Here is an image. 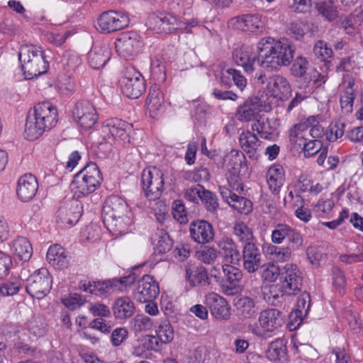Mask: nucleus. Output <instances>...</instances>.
I'll use <instances>...</instances> for the list:
<instances>
[{
  "label": "nucleus",
  "mask_w": 363,
  "mask_h": 363,
  "mask_svg": "<svg viewBox=\"0 0 363 363\" xmlns=\"http://www.w3.org/2000/svg\"><path fill=\"white\" fill-rule=\"evenodd\" d=\"M257 49V54L248 46L235 49L233 53V61L242 67L245 72L252 73L256 60L262 69L272 72L289 65L294 57L295 48L286 38L279 40L262 38L258 42Z\"/></svg>",
  "instance_id": "nucleus-1"
},
{
  "label": "nucleus",
  "mask_w": 363,
  "mask_h": 363,
  "mask_svg": "<svg viewBox=\"0 0 363 363\" xmlns=\"http://www.w3.org/2000/svg\"><path fill=\"white\" fill-rule=\"evenodd\" d=\"M57 108L48 101L37 104L30 111L25 124L24 137L35 140L45 131L55 127L58 121Z\"/></svg>",
  "instance_id": "nucleus-2"
},
{
  "label": "nucleus",
  "mask_w": 363,
  "mask_h": 363,
  "mask_svg": "<svg viewBox=\"0 0 363 363\" xmlns=\"http://www.w3.org/2000/svg\"><path fill=\"white\" fill-rule=\"evenodd\" d=\"M130 211L127 203L121 197H108L102 209L103 220L107 230L115 236L125 234L131 223Z\"/></svg>",
  "instance_id": "nucleus-3"
},
{
  "label": "nucleus",
  "mask_w": 363,
  "mask_h": 363,
  "mask_svg": "<svg viewBox=\"0 0 363 363\" xmlns=\"http://www.w3.org/2000/svg\"><path fill=\"white\" fill-rule=\"evenodd\" d=\"M18 59L23 74L28 79L45 73L49 67L41 48L34 45H21L18 52Z\"/></svg>",
  "instance_id": "nucleus-4"
},
{
  "label": "nucleus",
  "mask_w": 363,
  "mask_h": 363,
  "mask_svg": "<svg viewBox=\"0 0 363 363\" xmlns=\"http://www.w3.org/2000/svg\"><path fill=\"white\" fill-rule=\"evenodd\" d=\"M102 177L97 165L89 163L78 172L72 183V189L77 197L94 192L101 184Z\"/></svg>",
  "instance_id": "nucleus-5"
},
{
  "label": "nucleus",
  "mask_w": 363,
  "mask_h": 363,
  "mask_svg": "<svg viewBox=\"0 0 363 363\" xmlns=\"http://www.w3.org/2000/svg\"><path fill=\"white\" fill-rule=\"evenodd\" d=\"M271 110V105L264 97L255 96L247 98L238 106L235 116L242 123L254 122L258 120L262 111L269 112Z\"/></svg>",
  "instance_id": "nucleus-6"
},
{
  "label": "nucleus",
  "mask_w": 363,
  "mask_h": 363,
  "mask_svg": "<svg viewBox=\"0 0 363 363\" xmlns=\"http://www.w3.org/2000/svg\"><path fill=\"white\" fill-rule=\"evenodd\" d=\"M133 130L132 124L120 118H113L105 121L101 127L102 141L100 143H112L119 140L123 143H129V134Z\"/></svg>",
  "instance_id": "nucleus-7"
},
{
  "label": "nucleus",
  "mask_w": 363,
  "mask_h": 363,
  "mask_svg": "<svg viewBox=\"0 0 363 363\" xmlns=\"http://www.w3.org/2000/svg\"><path fill=\"white\" fill-rule=\"evenodd\" d=\"M120 86L123 94L130 99L139 98L146 89L144 77L132 67L125 69Z\"/></svg>",
  "instance_id": "nucleus-8"
},
{
  "label": "nucleus",
  "mask_w": 363,
  "mask_h": 363,
  "mask_svg": "<svg viewBox=\"0 0 363 363\" xmlns=\"http://www.w3.org/2000/svg\"><path fill=\"white\" fill-rule=\"evenodd\" d=\"M52 279L46 268H40L33 273L27 280V293L38 299L44 298L51 289Z\"/></svg>",
  "instance_id": "nucleus-9"
},
{
  "label": "nucleus",
  "mask_w": 363,
  "mask_h": 363,
  "mask_svg": "<svg viewBox=\"0 0 363 363\" xmlns=\"http://www.w3.org/2000/svg\"><path fill=\"white\" fill-rule=\"evenodd\" d=\"M142 184L145 194L150 200L160 198L164 186L162 172L156 167L143 170Z\"/></svg>",
  "instance_id": "nucleus-10"
},
{
  "label": "nucleus",
  "mask_w": 363,
  "mask_h": 363,
  "mask_svg": "<svg viewBox=\"0 0 363 363\" xmlns=\"http://www.w3.org/2000/svg\"><path fill=\"white\" fill-rule=\"evenodd\" d=\"M129 24L127 14L110 10L103 12L98 18L99 29L103 33H112L126 28Z\"/></svg>",
  "instance_id": "nucleus-11"
},
{
  "label": "nucleus",
  "mask_w": 363,
  "mask_h": 363,
  "mask_svg": "<svg viewBox=\"0 0 363 363\" xmlns=\"http://www.w3.org/2000/svg\"><path fill=\"white\" fill-rule=\"evenodd\" d=\"M115 46L119 55L126 60H131L140 51L141 47L140 36L133 31L123 33L116 40Z\"/></svg>",
  "instance_id": "nucleus-12"
},
{
  "label": "nucleus",
  "mask_w": 363,
  "mask_h": 363,
  "mask_svg": "<svg viewBox=\"0 0 363 363\" xmlns=\"http://www.w3.org/2000/svg\"><path fill=\"white\" fill-rule=\"evenodd\" d=\"M72 116L79 125L85 129L94 125L98 120V114L93 104L89 101H81L75 104L72 111Z\"/></svg>",
  "instance_id": "nucleus-13"
},
{
  "label": "nucleus",
  "mask_w": 363,
  "mask_h": 363,
  "mask_svg": "<svg viewBox=\"0 0 363 363\" xmlns=\"http://www.w3.org/2000/svg\"><path fill=\"white\" fill-rule=\"evenodd\" d=\"M284 280L281 281L284 292L287 296L295 295L299 292L302 287L303 278L301 273L296 264L288 263L284 267L281 273Z\"/></svg>",
  "instance_id": "nucleus-14"
},
{
  "label": "nucleus",
  "mask_w": 363,
  "mask_h": 363,
  "mask_svg": "<svg viewBox=\"0 0 363 363\" xmlns=\"http://www.w3.org/2000/svg\"><path fill=\"white\" fill-rule=\"evenodd\" d=\"M160 293L159 284L150 275H145L138 282L134 298L140 303L152 301Z\"/></svg>",
  "instance_id": "nucleus-15"
},
{
  "label": "nucleus",
  "mask_w": 363,
  "mask_h": 363,
  "mask_svg": "<svg viewBox=\"0 0 363 363\" xmlns=\"http://www.w3.org/2000/svg\"><path fill=\"white\" fill-rule=\"evenodd\" d=\"M38 189V182L35 176L26 174L18 181L16 194L18 198L23 202H28L36 195Z\"/></svg>",
  "instance_id": "nucleus-16"
},
{
  "label": "nucleus",
  "mask_w": 363,
  "mask_h": 363,
  "mask_svg": "<svg viewBox=\"0 0 363 363\" xmlns=\"http://www.w3.org/2000/svg\"><path fill=\"white\" fill-rule=\"evenodd\" d=\"M206 303L211 314L218 320H228L230 317V307L226 300L216 293L206 296Z\"/></svg>",
  "instance_id": "nucleus-17"
},
{
  "label": "nucleus",
  "mask_w": 363,
  "mask_h": 363,
  "mask_svg": "<svg viewBox=\"0 0 363 363\" xmlns=\"http://www.w3.org/2000/svg\"><path fill=\"white\" fill-rule=\"evenodd\" d=\"M284 317L282 313L277 309L267 308L259 313L258 321L264 331L272 333L284 325Z\"/></svg>",
  "instance_id": "nucleus-18"
},
{
  "label": "nucleus",
  "mask_w": 363,
  "mask_h": 363,
  "mask_svg": "<svg viewBox=\"0 0 363 363\" xmlns=\"http://www.w3.org/2000/svg\"><path fill=\"white\" fill-rule=\"evenodd\" d=\"M219 190L223 200L238 212L247 215L252 211V203L249 199L233 193L225 186H220Z\"/></svg>",
  "instance_id": "nucleus-19"
},
{
  "label": "nucleus",
  "mask_w": 363,
  "mask_h": 363,
  "mask_svg": "<svg viewBox=\"0 0 363 363\" xmlns=\"http://www.w3.org/2000/svg\"><path fill=\"white\" fill-rule=\"evenodd\" d=\"M111 55V50L108 43L94 45L88 53V62L94 69H99L105 66Z\"/></svg>",
  "instance_id": "nucleus-20"
},
{
  "label": "nucleus",
  "mask_w": 363,
  "mask_h": 363,
  "mask_svg": "<svg viewBox=\"0 0 363 363\" xmlns=\"http://www.w3.org/2000/svg\"><path fill=\"white\" fill-rule=\"evenodd\" d=\"M191 238L199 244H206L213 239L212 225L203 220L193 221L189 228Z\"/></svg>",
  "instance_id": "nucleus-21"
},
{
  "label": "nucleus",
  "mask_w": 363,
  "mask_h": 363,
  "mask_svg": "<svg viewBox=\"0 0 363 363\" xmlns=\"http://www.w3.org/2000/svg\"><path fill=\"white\" fill-rule=\"evenodd\" d=\"M266 89L272 96L280 99L287 98L291 92L289 81L279 74L273 75L267 79Z\"/></svg>",
  "instance_id": "nucleus-22"
},
{
  "label": "nucleus",
  "mask_w": 363,
  "mask_h": 363,
  "mask_svg": "<svg viewBox=\"0 0 363 363\" xmlns=\"http://www.w3.org/2000/svg\"><path fill=\"white\" fill-rule=\"evenodd\" d=\"M244 268L250 273L256 272L262 264V253L255 243H247L242 250Z\"/></svg>",
  "instance_id": "nucleus-23"
},
{
  "label": "nucleus",
  "mask_w": 363,
  "mask_h": 363,
  "mask_svg": "<svg viewBox=\"0 0 363 363\" xmlns=\"http://www.w3.org/2000/svg\"><path fill=\"white\" fill-rule=\"evenodd\" d=\"M239 143L241 148L246 152L250 158L254 160L258 158V149L260 145V142L255 134L249 130L242 132L240 135Z\"/></svg>",
  "instance_id": "nucleus-24"
},
{
  "label": "nucleus",
  "mask_w": 363,
  "mask_h": 363,
  "mask_svg": "<svg viewBox=\"0 0 363 363\" xmlns=\"http://www.w3.org/2000/svg\"><path fill=\"white\" fill-rule=\"evenodd\" d=\"M233 21L236 28L245 32H256L264 25L259 14L242 15L236 17Z\"/></svg>",
  "instance_id": "nucleus-25"
},
{
  "label": "nucleus",
  "mask_w": 363,
  "mask_h": 363,
  "mask_svg": "<svg viewBox=\"0 0 363 363\" xmlns=\"http://www.w3.org/2000/svg\"><path fill=\"white\" fill-rule=\"evenodd\" d=\"M155 333L156 336H152L150 342L151 344L155 343L158 347L160 346L159 342L161 344H167L174 339V330L171 323L167 320H162L156 325Z\"/></svg>",
  "instance_id": "nucleus-26"
},
{
  "label": "nucleus",
  "mask_w": 363,
  "mask_h": 363,
  "mask_svg": "<svg viewBox=\"0 0 363 363\" xmlns=\"http://www.w3.org/2000/svg\"><path fill=\"white\" fill-rule=\"evenodd\" d=\"M48 262L55 268H66L69 264L67 253L62 247L59 245L50 246L47 252Z\"/></svg>",
  "instance_id": "nucleus-27"
},
{
  "label": "nucleus",
  "mask_w": 363,
  "mask_h": 363,
  "mask_svg": "<svg viewBox=\"0 0 363 363\" xmlns=\"http://www.w3.org/2000/svg\"><path fill=\"white\" fill-rule=\"evenodd\" d=\"M79 288L85 292L94 294L98 296H105L107 294L115 292L113 291V281L111 279L105 281H81Z\"/></svg>",
  "instance_id": "nucleus-28"
},
{
  "label": "nucleus",
  "mask_w": 363,
  "mask_h": 363,
  "mask_svg": "<svg viewBox=\"0 0 363 363\" xmlns=\"http://www.w3.org/2000/svg\"><path fill=\"white\" fill-rule=\"evenodd\" d=\"M13 255L21 261L27 262L33 254V248L28 240L24 237H18L10 245Z\"/></svg>",
  "instance_id": "nucleus-29"
},
{
  "label": "nucleus",
  "mask_w": 363,
  "mask_h": 363,
  "mask_svg": "<svg viewBox=\"0 0 363 363\" xmlns=\"http://www.w3.org/2000/svg\"><path fill=\"white\" fill-rule=\"evenodd\" d=\"M284 179V169L280 165H272L267 172V182L269 189L274 194H277L281 187L283 186Z\"/></svg>",
  "instance_id": "nucleus-30"
},
{
  "label": "nucleus",
  "mask_w": 363,
  "mask_h": 363,
  "mask_svg": "<svg viewBox=\"0 0 363 363\" xmlns=\"http://www.w3.org/2000/svg\"><path fill=\"white\" fill-rule=\"evenodd\" d=\"M186 278L192 286L209 284L207 272L203 267L187 265L186 267Z\"/></svg>",
  "instance_id": "nucleus-31"
},
{
  "label": "nucleus",
  "mask_w": 363,
  "mask_h": 363,
  "mask_svg": "<svg viewBox=\"0 0 363 363\" xmlns=\"http://www.w3.org/2000/svg\"><path fill=\"white\" fill-rule=\"evenodd\" d=\"M262 291L264 299L275 306L281 304L284 300V296H287L284 292L281 284L262 286Z\"/></svg>",
  "instance_id": "nucleus-32"
},
{
  "label": "nucleus",
  "mask_w": 363,
  "mask_h": 363,
  "mask_svg": "<svg viewBox=\"0 0 363 363\" xmlns=\"http://www.w3.org/2000/svg\"><path fill=\"white\" fill-rule=\"evenodd\" d=\"M234 306L238 315L243 318H251L257 312L255 301L248 296L237 298L235 299Z\"/></svg>",
  "instance_id": "nucleus-33"
},
{
  "label": "nucleus",
  "mask_w": 363,
  "mask_h": 363,
  "mask_svg": "<svg viewBox=\"0 0 363 363\" xmlns=\"http://www.w3.org/2000/svg\"><path fill=\"white\" fill-rule=\"evenodd\" d=\"M113 312L115 317L118 319L131 317L135 312L134 303L127 296L118 298L115 301Z\"/></svg>",
  "instance_id": "nucleus-34"
},
{
  "label": "nucleus",
  "mask_w": 363,
  "mask_h": 363,
  "mask_svg": "<svg viewBox=\"0 0 363 363\" xmlns=\"http://www.w3.org/2000/svg\"><path fill=\"white\" fill-rule=\"evenodd\" d=\"M82 213L79 210V206L71 205L69 207H62L58 211L57 218L59 221L67 227H72L76 224Z\"/></svg>",
  "instance_id": "nucleus-35"
},
{
  "label": "nucleus",
  "mask_w": 363,
  "mask_h": 363,
  "mask_svg": "<svg viewBox=\"0 0 363 363\" xmlns=\"http://www.w3.org/2000/svg\"><path fill=\"white\" fill-rule=\"evenodd\" d=\"M307 126L305 123H296L289 130V142L294 147L301 148L309 140Z\"/></svg>",
  "instance_id": "nucleus-36"
},
{
  "label": "nucleus",
  "mask_w": 363,
  "mask_h": 363,
  "mask_svg": "<svg viewBox=\"0 0 363 363\" xmlns=\"http://www.w3.org/2000/svg\"><path fill=\"white\" fill-rule=\"evenodd\" d=\"M164 95L156 85L150 87L146 106L152 116H155L164 104Z\"/></svg>",
  "instance_id": "nucleus-37"
},
{
  "label": "nucleus",
  "mask_w": 363,
  "mask_h": 363,
  "mask_svg": "<svg viewBox=\"0 0 363 363\" xmlns=\"http://www.w3.org/2000/svg\"><path fill=\"white\" fill-rule=\"evenodd\" d=\"M220 253L226 263L235 264H238L240 259L239 251L232 239H226L225 241L221 244Z\"/></svg>",
  "instance_id": "nucleus-38"
},
{
  "label": "nucleus",
  "mask_w": 363,
  "mask_h": 363,
  "mask_svg": "<svg viewBox=\"0 0 363 363\" xmlns=\"http://www.w3.org/2000/svg\"><path fill=\"white\" fill-rule=\"evenodd\" d=\"M286 354V347L283 340H277L272 342L266 352L267 358L271 361H277L284 359Z\"/></svg>",
  "instance_id": "nucleus-39"
},
{
  "label": "nucleus",
  "mask_w": 363,
  "mask_h": 363,
  "mask_svg": "<svg viewBox=\"0 0 363 363\" xmlns=\"http://www.w3.org/2000/svg\"><path fill=\"white\" fill-rule=\"evenodd\" d=\"M233 234L239 242L247 243H255L253 232L247 224L243 222L237 223L233 228Z\"/></svg>",
  "instance_id": "nucleus-40"
},
{
  "label": "nucleus",
  "mask_w": 363,
  "mask_h": 363,
  "mask_svg": "<svg viewBox=\"0 0 363 363\" xmlns=\"http://www.w3.org/2000/svg\"><path fill=\"white\" fill-rule=\"evenodd\" d=\"M152 244L156 252L164 254L171 249L172 242L166 233L160 230L155 234Z\"/></svg>",
  "instance_id": "nucleus-41"
},
{
  "label": "nucleus",
  "mask_w": 363,
  "mask_h": 363,
  "mask_svg": "<svg viewBox=\"0 0 363 363\" xmlns=\"http://www.w3.org/2000/svg\"><path fill=\"white\" fill-rule=\"evenodd\" d=\"M223 277L232 286H236L242 277L240 269L232 264H223L222 266Z\"/></svg>",
  "instance_id": "nucleus-42"
},
{
  "label": "nucleus",
  "mask_w": 363,
  "mask_h": 363,
  "mask_svg": "<svg viewBox=\"0 0 363 363\" xmlns=\"http://www.w3.org/2000/svg\"><path fill=\"white\" fill-rule=\"evenodd\" d=\"M311 306V297L308 293L304 291L297 298L295 313L297 317L302 319L306 317L309 311Z\"/></svg>",
  "instance_id": "nucleus-43"
},
{
  "label": "nucleus",
  "mask_w": 363,
  "mask_h": 363,
  "mask_svg": "<svg viewBox=\"0 0 363 363\" xmlns=\"http://www.w3.org/2000/svg\"><path fill=\"white\" fill-rule=\"evenodd\" d=\"M160 26L164 32L171 33L177 29H182L185 24L182 21H179L174 16L171 14H165L159 18Z\"/></svg>",
  "instance_id": "nucleus-44"
},
{
  "label": "nucleus",
  "mask_w": 363,
  "mask_h": 363,
  "mask_svg": "<svg viewBox=\"0 0 363 363\" xmlns=\"http://www.w3.org/2000/svg\"><path fill=\"white\" fill-rule=\"evenodd\" d=\"M313 52L315 57L323 62H328V60L333 56L332 48L323 40H318L315 43L313 47Z\"/></svg>",
  "instance_id": "nucleus-45"
},
{
  "label": "nucleus",
  "mask_w": 363,
  "mask_h": 363,
  "mask_svg": "<svg viewBox=\"0 0 363 363\" xmlns=\"http://www.w3.org/2000/svg\"><path fill=\"white\" fill-rule=\"evenodd\" d=\"M305 201L302 196L296 197V203H293V208H295V216L299 220L307 223L311 219V211L304 206Z\"/></svg>",
  "instance_id": "nucleus-46"
},
{
  "label": "nucleus",
  "mask_w": 363,
  "mask_h": 363,
  "mask_svg": "<svg viewBox=\"0 0 363 363\" xmlns=\"http://www.w3.org/2000/svg\"><path fill=\"white\" fill-rule=\"evenodd\" d=\"M47 323L44 317L43 316H35L33 317L28 323V329L30 332L35 336H43L47 329Z\"/></svg>",
  "instance_id": "nucleus-47"
},
{
  "label": "nucleus",
  "mask_w": 363,
  "mask_h": 363,
  "mask_svg": "<svg viewBox=\"0 0 363 363\" xmlns=\"http://www.w3.org/2000/svg\"><path fill=\"white\" fill-rule=\"evenodd\" d=\"M184 177L186 179L194 182H207L210 179V173L207 168L201 166L193 171L185 172Z\"/></svg>",
  "instance_id": "nucleus-48"
},
{
  "label": "nucleus",
  "mask_w": 363,
  "mask_h": 363,
  "mask_svg": "<svg viewBox=\"0 0 363 363\" xmlns=\"http://www.w3.org/2000/svg\"><path fill=\"white\" fill-rule=\"evenodd\" d=\"M252 131L257 132L259 136L264 139H269L272 135V129L267 121L262 120L261 116L255 121L252 125Z\"/></svg>",
  "instance_id": "nucleus-49"
},
{
  "label": "nucleus",
  "mask_w": 363,
  "mask_h": 363,
  "mask_svg": "<svg viewBox=\"0 0 363 363\" xmlns=\"http://www.w3.org/2000/svg\"><path fill=\"white\" fill-rule=\"evenodd\" d=\"M200 199L208 211L215 212L217 210L218 207V199L211 191L203 189Z\"/></svg>",
  "instance_id": "nucleus-50"
},
{
  "label": "nucleus",
  "mask_w": 363,
  "mask_h": 363,
  "mask_svg": "<svg viewBox=\"0 0 363 363\" xmlns=\"http://www.w3.org/2000/svg\"><path fill=\"white\" fill-rule=\"evenodd\" d=\"M354 89H345L343 95L340 97V105L342 111L345 113H350L353 110V104L355 99Z\"/></svg>",
  "instance_id": "nucleus-51"
},
{
  "label": "nucleus",
  "mask_w": 363,
  "mask_h": 363,
  "mask_svg": "<svg viewBox=\"0 0 363 363\" xmlns=\"http://www.w3.org/2000/svg\"><path fill=\"white\" fill-rule=\"evenodd\" d=\"M131 324L135 332H142L150 330L152 326V321L147 316L138 315L133 318Z\"/></svg>",
  "instance_id": "nucleus-52"
},
{
  "label": "nucleus",
  "mask_w": 363,
  "mask_h": 363,
  "mask_svg": "<svg viewBox=\"0 0 363 363\" xmlns=\"http://www.w3.org/2000/svg\"><path fill=\"white\" fill-rule=\"evenodd\" d=\"M111 280L113 281V291L123 292L126 291L135 281V277L134 274H130L120 279Z\"/></svg>",
  "instance_id": "nucleus-53"
},
{
  "label": "nucleus",
  "mask_w": 363,
  "mask_h": 363,
  "mask_svg": "<svg viewBox=\"0 0 363 363\" xmlns=\"http://www.w3.org/2000/svg\"><path fill=\"white\" fill-rule=\"evenodd\" d=\"M291 228L287 225L279 224L272 233V241L280 244L288 238Z\"/></svg>",
  "instance_id": "nucleus-54"
},
{
  "label": "nucleus",
  "mask_w": 363,
  "mask_h": 363,
  "mask_svg": "<svg viewBox=\"0 0 363 363\" xmlns=\"http://www.w3.org/2000/svg\"><path fill=\"white\" fill-rule=\"evenodd\" d=\"M21 286V281L15 279L3 284L0 286V294L4 296H13L16 294Z\"/></svg>",
  "instance_id": "nucleus-55"
},
{
  "label": "nucleus",
  "mask_w": 363,
  "mask_h": 363,
  "mask_svg": "<svg viewBox=\"0 0 363 363\" xmlns=\"http://www.w3.org/2000/svg\"><path fill=\"white\" fill-rule=\"evenodd\" d=\"M308 65V62L305 58L302 57H297L291 68V74L296 77H304L306 74Z\"/></svg>",
  "instance_id": "nucleus-56"
},
{
  "label": "nucleus",
  "mask_w": 363,
  "mask_h": 363,
  "mask_svg": "<svg viewBox=\"0 0 363 363\" xmlns=\"http://www.w3.org/2000/svg\"><path fill=\"white\" fill-rule=\"evenodd\" d=\"M199 259L206 264H213L218 255L217 250L213 247H204L197 252Z\"/></svg>",
  "instance_id": "nucleus-57"
},
{
  "label": "nucleus",
  "mask_w": 363,
  "mask_h": 363,
  "mask_svg": "<svg viewBox=\"0 0 363 363\" xmlns=\"http://www.w3.org/2000/svg\"><path fill=\"white\" fill-rule=\"evenodd\" d=\"M322 143L319 140H311L309 138L301 147L303 151L305 157H311L320 151Z\"/></svg>",
  "instance_id": "nucleus-58"
},
{
  "label": "nucleus",
  "mask_w": 363,
  "mask_h": 363,
  "mask_svg": "<svg viewBox=\"0 0 363 363\" xmlns=\"http://www.w3.org/2000/svg\"><path fill=\"white\" fill-rule=\"evenodd\" d=\"M233 80L235 84L241 91L245 87L247 81L244 76L241 75L238 71L234 69H228L225 73H223L222 79L224 77H230Z\"/></svg>",
  "instance_id": "nucleus-59"
},
{
  "label": "nucleus",
  "mask_w": 363,
  "mask_h": 363,
  "mask_svg": "<svg viewBox=\"0 0 363 363\" xmlns=\"http://www.w3.org/2000/svg\"><path fill=\"white\" fill-rule=\"evenodd\" d=\"M172 210L173 216L178 222L185 223L187 221L184 205L182 201H175L173 203Z\"/></svg>",
  "instance_id": "nucleus-60"
},
{
  "label": "nucleus",
  "mask_w": 363,
  "mask_h": 363,
  "mask_svg": "<svg viewBox=\"0 0 363 363\" xmlns=\"http://www.w3.org/2000/svg\"><path fill=\"white\" fill-rule=\"evenodd\" d=\"M345 123H335L330 126V131L327 133L326 138L328 141L333 142L341 138L345 132Z\"/></svg>",
  "instance_id": "nucleus-61"
},
{
  "label": "nucleus",
  "mask_w": 363,
  "mask_h": 363,
  "mask_svg": "<svg viewBox=\"0 0 363 363\" xmlns=\"http://www.w3.org/2000/svg\"><path fill=\"white\" fill-rule=\"evenodd\" d=\"M269 252L271 255H274L279 262L287 261L291 256V250L289 247L279 248L272 246L269 248Z\"/></svg>",
  "instance_id": "nucleus-62"
},
{
  "label": "nucleus",
  "mask_w": 363,
  "mask_h": 363,
  "mask_svg": "<svg viewBox=\"0 0 363 363\" xmlns=\"http://www.w3.org/2000/svg\"><path fill=\"white\" fill-rule=\"evenodd\" d=\"M287 240L289 241V248L290 250H298L303 245V238L300 233L291 228L290 233L288 235Z\"/></svg>",
  "instance_id": "nucleus-63"
},
{
  "label": "nucleus",
  "mask_w": 363,
  "mask_h": 363,
  "mask_svg": "<svg viewBox=\"0 0 363 363\" xmlns=\"http://www.w3.org/2000/svg\"><path fill=\"white\" fill-rule=\"evenodd\" d=\"M279 275V268L274 264H267L264 269L262 276V278L269 282L274 281Z\"/></svg>",
  "instance_id": "nucleus-64"
}]
</instances>
